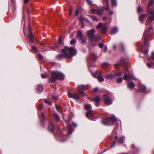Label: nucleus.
Wrapping results in <instances>:
<instances>
[{
    "mask_svg": "<svg viewBox=\"0 0 154 154\" xmlns=\"http://www.w3.org/2000/svg\"><path fill=\"white\" fill-rule=\"evenodd\" d=\"M65 76L62 73L57 71H54L51 72V76L49 78V81L50 82H54L57 79L63 80Z\"/></svg>",
    "mask_w": 154,
    "mask_h": 154,
    "instance_id": "nucleus-1",
    "label": "nucleus"
},
{
    "mask_svg": "<svg viewBox=\"0 0 154 154\" xmlns=\"http://www.w3.org/2000/svg\"><path fill=\"white\" fill-rule=\"evenodd\" d=\"M95 32V30L94 29H91L87 31L86 34L88 37L90 39L92 42H94L96 41H98L101 38L100 36L95 35L94 33Z\"/></svg>",
    "mask_w": 154,
    "mask_h": 154,
    "instance_id": "nucleus-2",
    "label": "nucleus"
},
{
    "mask_svg": "<svg viewBox=\"0 0 154 154\" xmlns=\"http://www.w3.org/2000/svg\"><path fill=\"white\" fill-rule=\"evenodd\" d=\"M154 3V0H151L149 3L148 6L147 13L151 16L149 17L148 22L149 21L150 23L152 22L154 20V10L150 8V6L153 5Z\"/></svg>",
    "mask_w": 154,
    "mask_h": 154,
    "instance_id": "nucleus-3",
    "label": "nucleus"
},
{
    "mask_svg": "<svg viewBox=\"0 0 154 154\" xmlns=\"http://www.w3.org/2000/svg\"><path fill=\"white\" fill-rule=\"evenodd\" d=\"M62 51L66 52V53H67V51H68L69 53V57H68L69 58H70L73 56H75L77 53L76 49L73 47L69 48L68 47H65L63 49Z\"/></svg>",
    "mask_w": 154,
    "mask_h": 154,
    "instance_id": "nucleus-4",
    "label": "nucleus"
},
{
    "mask_svg": "<svg viewBox=\"0 0 154 154\" xmlns=\"http://www.w3.org/2000/svg\"><path fill=\"white\" fill-rule=\"evenodd\" d=\"M116 120V118L113 116L111 117H109L107 119H104L102 120V123L106 125H112L113 124Z\"/></svg>",
    "mask_w": 154,
    "mask_h": 154,
    "instance_id": "nucleus-5",
    "label": "nucleus"
},
{
    "mask_svg": "<svg viewBox=\"0 0 154 154\" xmlns=\"http://www.w3.org/2000/svg\"><path fill=\"white\" fill-rule=\"evenodd\" d=\"M132 78V76L130 74H129L127 75L126 73H125L124 76V79L127 81L128 82V87L130 89L133 88L135 86L133 82H130Z\"/></svg>",
    "mask_w": 154,
    "mask_h": 154,
    "instance_id": "nucleus-6",
    "label": "nucleus"
},
{
    "mask_svg": "<svg viewBox=\"0 0 154 154\" xmlns=\"http://www.w3.org/2000/svg\"><path fill=\"white\" fill-rule=\"evenodd\" d=\"M88 86L86 85H80L78 87V91L80 94L85 96H86V94L84 91H82L81 90H86L88 89Z\"/></svg>",
    "mask_w": 154,
    "mask_h": 154,
    "instance_id": "nucleus-7",
    "label": "nucleus"
},
{
    "mask_svg": "<svg viewBox=\"0 0 154 154\" xmlns=\"http://www.w3.org/2000/svg\"><path fill=\"white\" fill-rule=\"evenodd\" d=\"M62 50L63 49L61 50L62 54L57 55L56 56V58L59 60L65 58H69L68 57H69V54L68 53H66V52L63 51Z\"/></svg>",
    "mask_w": 154,
    "mask_h": 154,
    "instance_id": "nucleus-8",
    "label": "nucleus"
},
{
    "mask_svg": "<svg viewBox=\"0 0 154 154\" xmlns=\"http://www.w3.org/2000/svg\"><path fill=\"white\" fill-rule=\"evenodd\" d=\"M85 107L86 110L88 111L86 114V116L88 118H89V116H93V112L90 110L91 109V105L89 104H87L85 106Z\"/></svg>",
    "mask_w": 154,
    "mask_h": 154,
    "instance_id": "nucleus-9",
    "label": "nucleus"
},
{
    "mask_svg": "<svg viewBox=\"0 0 154 154\" xmlns=\"http://www.w3.org/2000/svg\"><path fill=\"white\" fill-rule=\"evenodd\" d=\"M123 72H120L117 73L115 74L114 75H113L112 74H108L106 75V77L107 79H116V77L118 76H121L122 75Z\"/></svg>",
    "mask_w": 154,
    "mask_h": 154,
    "instance_id": "nucleus-10",
    "label": "nucleus"
},
{
    "mask_svg": "<svg viewBox=\"0 0 154 154\" xmlns=\"http://www.w3.org/2000/svg\"><path fill=\"white\" fill-rule=\"evenodd\" d=\"M103 97L104 99V102L105 104L107 105H109L112 104V101L107 95H104Z\"/></svg>",
    "mask_w": 154,
    "mask_h": 154,
    "instance_id": "nucleus-11",
    "label": "nucleus"
},
{
    "mask_svg": "<svg viewBox=\"0 0 154 154\" xmlns=\"http://www.w3.org/2000/svg\"><path fill=\"white\" fill-rule=\"evenodd\" d=\"M92 75L94 77L97 78L99 82H102L104 81V79L102 77V76L97 73L96 72L94 74H92Z\"/></svg>",
    "mask_w": 154,
    "mask_h": 154,
    "instance_id": "nucleus-12",
    "label": "nucleus"
},
{
    "mask_svg": "<svg viewBox=\"0 0 154 154\" xmlns=\"http://www.w3.org/2000/svg\"><path fill=\"white\" fill-rule=\"evenodd\" d=\"M48 130L51 131H53L54 129V127L51 121H50L48 125Z\"/></svg>",
    "mask_w": 154,
    "mask_h": 154,
    "instance_id": "nucleus-13",
    "label": "nucleus"
},
{
    "mask_svg": "<svg viewBox=\"0 0 154 154\" xmlns=\"http://www.w3.org/2000/svg\"><path fill=\"white\" fill-rule=\"evenodd\" d=\"M139 88L140 90L142 92H146V88L145 86L143 85H139Z\"/></svg>",
    "mask_w": 154,
    "mask_h": 154,
    "instance_id": "nucleus-14",
    "label": "nucleus"
},
{
    "mask_svg": "<svg viewBox=\"0 0 154 154\" xmlns=\"http://www.w3.org/2000/svg\"><path fill=\"white\" fill-rule=\"evenodd\" d=\"M94 101L96 102L97 103L96 105H98L99 104V102L100 100V98L99 97L96 96L93 99Z\"/></svg>",
    "mask_w": 154,
    "mask_h": 154,
    "instance_id": "nucleus-15",
    "label": "nucleus"
},
{
    "mask_svg": "<svg viewBox=\"0 0 154 154\" xmlns=\"http://www.w3.org/2000/svg\"><path fill=\"white\" fill-rule=\"evenodd\" d=\"M118 31V28L116 27H114L112 28V31L110 32L111 35L115 34Z\"/></svg>",
    "mask_w": 154,
    "mask_h": 154,
    "instance_id": "nucleus-16",
    "label": "nucleus"
},
{
    "mask_svg": "<svg viewBox=\"0 0 154 154\" xmlns=\"http://www.w3.org/2000/svg\"><path fill=\"white\" fill-rule=\"evenodd\" d=\"M146 16V14H141L139 17V20L140 21H142L145 19Z\"/></svg>",
    "mask_w": 154,
    "mask_h": 154,
    "instance_id": "nucleus-17",
    "label": "nucleus"
},
{
    "mask_svg": "<svg viewBox=\"0 0 154 154\" xmlns=\"http://www.w3.org/2000/svg\"><path fill=\"white\" fill-rule=\"evenodd\" d=\"M107 28V26H103L100 29V30L102 33H103L106 32Z\"/></svg>",
    "mask_w": 154,
    "mask_h": 154,
    "instance_id": "nucleus-18",
    "label": "nucleus"
},
{
    "mask_svg": "<svg viewBox=\"0 0 154 154\" xmlns=\"http://www.w3.org/2000/svg\"><path fill=\"white\" fill-rule=\"evenodd\" d=\"M29 38L31 42H32L33 40L34 39V37L33 36V35L31 32L29 35Z\"/></svg>",
    "mask_w": 154,
    "mask_h": 154,
    "instance_id": "nucleus-19",
    "label": "nucleus"
},
{
    "mask_svg": "<svg viewBox=\"0 0 154 154\" xmlns=\"http://www.w3.org/2000/svg\"><path fill=\"white\" fill-rule=\"evenodd\" d=\"M54 118L56 121H58L60 120V117L56 113H54Z\"/></svg>",
    "mask_w": 154,
    "mask_h": 154,
    "instance_id": "nucleus-20",
    "label": "nucleus"
},
{
    "mask_svg": "<svg viewBox=\"0 0 154 154\" xmlns=\"http://www.w3.org/2000/svg\"><path fill=\"white\" fill-rule=\"evenodd\" d=\"M77 35L78 37L80 38L84 36L82 34V33L81 31L80 30L78 31L77 32Z\"/></svg>",
    "mask_w": 154,
    "mask_h": 154,
    "instance_id": "nucleus-21",
    "label": "nucleus"
},
{
    "mask_svg": "<svg viewBox=\"0 0 154 154\" xmlns=\"http://www.w3.org/2000/svg\"><path fill=\"white\" fill-rule=\"evenodd\" d=\"M116 81L118 83H120L122 82L123 78L122 77H120L118 78H117L116 77Z\"/></svg>",
    "mask_w": 154,
    "mask_h": 154,
    "instance_id": "nucleus-22",
    "label": "nucleus"
},
{
    "mask_svg": "<svg viewBox=\"0 0 154 154\" xmlns=\"http://www.w3.org/2000/svg\"><path fill=\"white\" fill-rule=\"evenodd\" d=\"M37 88L38 91H41L43 89V86L42 85H38L37 86Z\"/></svg>",
    "mask_w": 154,
    "mask_h": 154,
    "instance_id": "nucleus-23",
    "label": "nucleus"
},
{
    "mask_svg": "<svg viewBox=\"0 0 154 154\" xmlns=\"http://www.w3.org/2000/svg\"><path fill=\"white\" fill-rule=\"evenodd\" d=\"M66 122V123H67V125L68 126L69 130H70L73 127H76L77 125H76V123H73V125L72 126V125H68V122Z\"/></svg>",
    "mask_w": 154,
    "mask_h": 154,
    "instance_id": "nucleus-24",
    "label": "nucleus"
},
{
    "mask_svg": "<svg viewBox=\"0 0 154 154\" xmlns=\"http://www.w3.org/2000/svg\"><path fill=\"white\" fill-rule=\"evenodd\" d=\"M90 17L94 21H98L99 20V19H98L96 17L94 16H90Z\"/></svg>",
    "mask_w": 154,
    "mask_h": 154,
    "instance_id": "nucleus-25",
    "label": "nucleus"
},
{
    "mask_svg": "<svg viewBox=\"0 0 154 154\" xmlns=\"http://www.w3.org/2000/svg\"><path fill=\"white\" fill-rule=\"evenodd\" d=\"M111 3L113 6H117V4L116 0H111Z\"/></svg>",
    "mask_w": 154,
    "mask_h": 154,
    "instance_id": "nucleus-26",
    "label": "nucleus"
},
{
    "mask_svg": "<svg viewBox=\"0 0 154 154\" xmlns=\"http://www.w3.org/2000/svg\"><path fill=\"white\" fill-rule=\"evenodd\" d=\"M123 138L122 137H121L120 138L118 139V142L120 143H122L123 142Z\"/></svg>",
    "mask_w": 154,
    "mask_h": 154,
    "instance_id": "nucleus-27",
    "label": "nucleus"
},
{
    "mask_svg": "<svg viewBox=\"0 0 154 154\" xmlns=\"http://www.w3.org/2000/svg\"><path fill=\"white\" fill-rule=\"evenodd\" d=\"M76 42V40L75 39H72L70 41V44L72 45H75Z\"/></svg>",
    "mask_w": 154,
    "mask_h": 154,
    "instance_id": "nucleus-28",
    "label": "nucleus"
},
{
    "mask_svg": "<svg viewBox=\"0 0 154 154\" xmlns=\"http://www.w3.org/2000/svg\"><path fill=\"white\" fill-rule=\"evenodd\" d=\"M109 65L108 63H103L102 64V68H104L105 67L108 66Z\"/></svg>",
    "mask_w": 154,
    "mask_h": 154,
    "instance_id": "nucleus-29",
    "label": "nucleus"
},
{
    "mask_svg": "<svg viewBox=\"0 0 154 154\" xmlns=\"http://www.w3.org/2000/svg\"><path fill=\"white\" fill-rule=\"evenodd\" d=\"M102 11L100 10L97 9L96 14L98 15H100L102 13Z\"/></svg>",
    "mask_w": 154,
    "mask_h": 154,
    "instance_id": "nucleus-30",
    "label": "nucleus"
},
{
    "mask_svg": "<svg viewBox=\"0 0 154 154\" xmlns=\"http://www.w3.org/2000/svg\"><path fill=\"white\" fill-rule=\"evenodd\" d=\"M80 39L82 40L81 42L82 43H85L86 42V38L85 37L83 36L80 38Z\"/></svg>",
    "mask_w": 154,
    "mask_h": 154,
    "instance_id": "nucleus-31",
    "label": "nucleus"
},
{
    "mask_svg": "<svg viewBox=\"0 0 154 154\" xmlns=\"http://www.w3.org/2000/svg\"><path fill=\"white\" fill-rule=\"evenodd\" d=\"M103 26V23H100L97 25L96 27L97 29H99L100 28H101V29L102 28V27Z\"/></svg>",
    "mask_w": 154,
    "mask_h": 154,
    "instance_id": "nucleus-32",
    "label": "nucleus"
},
{
    "mask_svg": "<svg viewBox=\"0 0 154 154\" xmlns=\"http://www.w3.org/2000/svg\"><path fill=\"white\" fill-rule=\"evenodd\" d=\"M56 108L57 111L59 112H61V107L60 106H58V105H56Z\"/></svg>",
    "mask_w": 154,
    "mask_h": 154,
    "instance_id": "nucleus-33",
    "label": "nucleus"
},
{
    "mask_svg": "<svg viewBox=\"0 0 154 154\" xmlns=\"http://www.w3.org/2000/svg\"><path fill=\"white\" fill-rule=\"evenodd\" d=\"M43 106L44 105L43 104L39 105L38 106V109L39 110H42L43 109Z\"/></svg>",
    "mask_w": 154,
    "mask_h": 154,
    "instance_id": "nucleus-34",
    "label": "nucleus"
},
{
    "mask_svg": "<svg viewBox=\"0 0 154 154\" xmlns=\"http://www.w3.org/2000/svg\"><path fill=\"white\" fill-rule=\"evenodd\" d=\"M31 48L32 50L35 51H37V49L36 47L35 46H32Z\"/></svg>",
    "mask_w": 154,
    "mask_h": 154,
    "instance_id": "nucleus-35",
    "label": "nucleus"
},
{
    "mask_svg": "<svg viewBox=\"0 0 154 154\" xmlns=\"http://www.w3.org/2000/svg\"><path fill=\"white\" fill-rule=\"evenodd\" d=\"M154 66V63H152V64H151L149 63H148L146 64V65L147 67L149 68H151L152 67V65Z\"/></svg>",
    "mask_w": 154,
    "mask_h": 154,
    "instance_id": "nucleus-36",
    "label": "nucleus"
},
{
    "mask_svg": "<svg viewBox=\"0 0 154 154\" xmlns=\"http://www.w3.org/2000/svg\"><path fill=\"white\" fill-rule=\"evenodd\" d=\"M86 2L90 5H92V2L91 0H86Z\"/></svg>",
    "mask_w": 154,
    "mask_h": 154,
    "instance_id": "nucleus-37",
    "label": "nucleus"
},
{
    "mask_svg": "<svg viewBox=\"0 0 154 154\" xmlns=\"http://www.w3.org/2000/svg\"><path fill=\"white\" fill-rule=\"evenodd\" d=\"M116 141H114V142L112 143L110 145V146L111 148L113 147L114 146L116 145Z\"/></svg>",
    "mask_w": 154,
    "mask_h": 154,
    "instance_id": "nucleus-38",
    "label": "nucleus"
},
{
    "mask_svg": "<svg viewBox=\"0 0 154 154\" xmlns=\"http://www.w3.org/2000/svg\"><path fill=\"white\" fill-rule=\"evenodd\" d=\"M73 98L76 99V100H78L79 99V97L78 95H75L73 97Z\"/></svg>",
    "mask_w": 154,
    "mask_h": 154,
    "instance_id": "nucleus-39",
    "label": "nucleus"
},
{
    "mask_svg": "<svg viewBox=\"0 0 154 154\" xmlns=\"http://www.w3.org/2000/svg\"><path fill=\"white\" fill-rule=\"evenodd\" d=\"M47 76V75L45 74H42L41 75V77L43 79L46 78Z\"/></svg>",
    "mask_w": 154,
    "mask_h": 154,
    "instance_id": "nucleus-40",
    "label": "nucleus"
},
{
    "mask_svg": "<svg viewBox=\"0 0 154 154\" xmlns=\"http://www.w3.org/2000/svg\"><path fill=\"white\" fill-rule=\"evenodd\" d=\"M68 96L69 97L72 98L73 97V95L70 92H69L68 93Z\"/></svg>",
    "mask_w": 154,
    "mask_h": 154,
    "instance_id": "nucleus-41",
    "label": "nucleus"
},
{
    "mask_svg": "<svg viewBox=\"0 0 154 154\" xmlns=\"http://www.w3.org/2000/svg\"><path fill=\"white\" fill-rule=\"evenodd\" d=\"M141 10H142V8L140 7H138L137 8V11L138 13H140L141 12Z\"/></svg>",
    "mask_w": 154,
    "mask_h": 154,
    "instance_id": "nucleus-42",
    "label": "nucleus"
},
{
    "mask_svg": "<svg viewBox=\"0 0 154 154\" xmlns=\"http://www.w3.org/2000/svg\"><path fill=\"white\" fill-rule=\"evenodd\" d=\"M45 118L44 116V114L43 113H41V119L42 120L44 121L45 120Z\"/></svg>",
    "mask_w": 154,
    "mask_h": 154,
    "instance_id": "nucleus-43",
    "label": "nucleus"
},
{
    "mask_svg": "<svg viewBox=\"0 0 154 154\" xmlns=\"http://www.w3.org/2000/svg\"><path fill=\"white\" fill-rule=\"evenodd\" d=\"M103 3H105L107 6H109V3L108 2V0H103Z\"/></svg>",
    "mask_w": 154,
    "mask_h": 154,
    "instance_id": "nucleus-44",
    "label": "nucleus"
},
{
    "mask_svg": "<svg viewBox=\"0 0 154 154\" xmlns=\"http://www.w3.org/2000/svg\"><path fill=\"white\" fill-rule=\"evenodd\" d=\"M38 57L40 59H42L43 58L42 56L40 54H38Z\"/></svg>",
    "mask_w": 154,
    "mask_h": 154,
    "instance_id": "nucleus-45",
    "label": "nucleus"
},
{
    "mask_svg": "<svg viewBox=\"0 0 154 154\" xmlns=\"http://www.w3.org/2000/svg\"><path fill=\"white\" fill-rule=\"evenodd\" d=\"M94 57H92V59L94 61H96L97 60V57H96V55H94Z\"/></svg>",
    "mask_w": 154,
    "mask_h": 154,
    "instance_id": "nucleus-46",
    "label": "nucleus"
},
{
    "mask_svg": "<svg viewBox=\"0 0 154 154\" xmlns=\"http://www.w3.org/2000/svg\"><path fill=\"white\" fill-rule=\"evenodd\" d=\"M107 47L106 46H105L104 48V49H103V52L104 53L106 52L107 51Z\"/></svg>",
    "mask_w": 154,
    "mask_h": 154,
    "instance_id": "nucleus-47",
    "label": "nucleus"
},
{
    "mask_svg": "<svg viewBox=\"0 0 154 154\" xmlns=\"http://www.w3.org/2000/svg\"><path fill=\"white\" fill-rule=\"evenodd\" d=\"M79 11L77 9L75 12V15L76 16H77L79 15Z\"/></svg>",
    "mask_w": 154,
    "mask_h": 154,
    "instance_id": "nucleus-48",
    "label": "nucleus"
},
{
    "mask_svg": "<svg viewBox=\"0 0 154 154\" xmlns=\"http://www.w3.org/2000/svg\"><path fill=\"white\" fill-rule=\"evenodd\" d=\"M99 46L100 48H102L103 46V45L102 43H100L99 44Z\"/></svg>",
    "mask_w": 154,
    "mask_h": 154,
    "instance_id": "nucleus-49",
    "label": "nucleus"
},
{
    "mask_svg": "<svg viewBox=\"0 0 154 154\" xmlns=\"http://www.w3.org/2000/svg\"><path fill=\"white\" fill-rule=\"evenodd\" d=\"M97 9H93L92 10V12L93 13H96Z\"/></svg>",
    "mask_w": 154,
    "mask_h": 154,
    "instance_id": "nucleus-50",
    "label": "nucleus"
},
{
    "mask_svg": "<svg viewBox=\"0 0 154 154\" xmlns=\"http://www.w3.org/2000/svg\"><path fill=\"white\" fill-rule=\"evenodd\" d=\"M61 39H62L61 37H60L59 38L58 40H59V44H61L62 43Z\"/></svg>",
    "mask_w": 154,
    "mask_h": 154,
    "instance_id": "nucleus-51",
    "label": "nucleus"
},
{
    "mask_svg": "<svg viewBox=\"0 0 154 154\" xmlns=\"http://www.w3.org/2000/svg\"><path fill=\"white\" fill-rule=\"evenodd\" d=\"M45 103H47L49 104H50V105L51 104V103L49 102V101L48 100H46V99L45 100Z\"/></svg>",
    "mask_w": 154,
    "mask_h": 154,
    "instance_id": "nucleus-52",
    "label": "nucleus"
},
{
    "mask_svg": "<svg viewBox=\"0 0 154 154\" xmlns=\"http://www.w3.org/2000/svg\"><path fill=\"white\" fill-rule=\"evenodd\" d=\"M107 6V7L105 8V10H106L107 11H108L109 10L110 8L109 7V6Z\"/></svg>",
    "mask_w": 154,
    "mask_h": 154,
    "instance_id": "nucleus-53",
    "label": "nucleus"
},
{
    "mask_svg": "<svg viewBox=\"0 0 154 154\" xmlns=\"http://www.w3.org/2000/svg\"><path fill=\"white\" fill-rule=\"evenodd\" d=\"M109 15H112L113 14V11H110L109 12Z\"/></svg>",
    "mask_w": 154,
    "mask_h": 154,
    "instance_id": "nucleus-54",
    "label": "nucleus"
},
{
    "mask_svg": "<svg viewBox=\"0 0 154 154\" xmlns=\"http://www.w3.org/2000/svg\"><path fill=\"white\" fill-rule=\"evenodd\" d=\"M144 43L145 45H147L148 44V42L146 41L145 38H144Z\"/></svg>",
    "mask_w": 154,
    "mask_h": 154,
    "instance_id": "nucleus-55",
    "label": "nucleus"
},
{
    "mask_svg": "<svg viewBox=\"0 0 154 154\" xmlns=\"http://www.w3.org/2000/svg\"><path fill=\"white\" fill-rule=\"evenodd\" d=\"M148 50H145L143 51V53L145 54H147L148 53Z\"/></svg>",
    "mask_w": 154,
    "mask_h": 154,
    "instance_id": "nucleus-56",
    "label": "nucleus"
},
{
    "mask_svg": "<svg viewBox=\"0 0 154 154\" xmlns=\"http://www.w3.org/2000/svg\"><path fill=\"white\" fill-rule=\"evenodd\" d=\"M98 88H95L94 89V91L95 92H97L98 90Z\"/></svg>",
    "mask_w": 154,
    "mask_h": 154,
    "instance_id": "nucleus-57",
    "label": "nucleus"
},
{
    "mask_svg": "<svg viewBox=\"0 0 154 154\" xmlns=\"http://www.w3.org/2000/svg\"><path fill=\"white\" fill-rule=\"evenodd\" d=\"M152 58L154 59V52L152 53Z\"/></svg>",
    "mask_w": 154,
    "mask_h": 154,
    "instance_id": "nucleus-58",
    "label": "nucleus"
},
{
    "mask_svg": "<svg viewBox=\"0 0 154 154\" xmlns=\"http://www.w3.org/2000/svg\"><path fill=\"white\" fill-rule=\"evenodd\" d=\"M81 24L82 25V27H84V26H83V21H81Z\"/></svg>",
    "mask_w": 154,
    "mask_h": 154,
    "instance_id": "nucleus-59",
    "label": "nucleus"
},
{
    "mask_svg": "<svg viewBox=\"0 0 154 154\" xmlns=\"http://www.w3.org/2000/svg\"><path fill=\"white\" fill-rule=\"evenodd\" d=\"M124 60H123V63H121V62H120L119 63L120 64H122V65H123L124 64Z\"/></svg>",
    "mask_w": 154,
    "mask_h": 154,
    "instance_id": "nucleus-60",
    "label": "nucleus"
},
{
    "mask_svg": "<svg viewBox=\"0 0 154 154\" xmlns=\"http://www.w3.org/2000/svg\"><path fill=\"white\" fill-rule=\"evenodd\" d=\"M29 0H24V3H27L28 2Z\"/></svg>",
    "mask_w": 154,
    "mask_h": 154,
    "instance_id": "nucleus-61",
    "label": "nucleus"
},
{
    "mask_svg": "<svg viewBox=\"0 0 154 154\" xmlns=\"http://www.w3.org/2000/svg\"><path fill=\"white\" fill-rule=\"evenodd\" d=\"M103 20H106V17H103Z\"/></svg>",
    "mask_w": 154,
    "mask_h": 154,
    "instance_id": "nucleus-62",
    "label": "nucleus"
},
{
    "mask_svg": "<svg viewBox=\"0 0 154 154\" xmlns=\"http://www.w3.org/2000/svg\"><path fill=\"white\" fill-rule=\"evenodd\" d=\"M71 13H72V10H71V9H70V11H69V14L70 15H71Z\"/></svg>",
    "mask_w": 154,
    "mask_h": 154,
    "instance_id": "nucleus-63",
    "label": "nucleus"
},
{
    "mask_svg": "<svg viewBox=\"0 0 154 154\" xmlns=\"http://www.w3.org/2000/svg\"><path fill=\"white\" fill-rule=\"evenodd\" d=\"M146 0H142V3H143L145 2H146Z\"/></svg>",
    "mask_w": 154,
    "mask_h": 154,
    "instance_id": "nucleus-64",
    "label": "nucleus"
}]
</instances>
